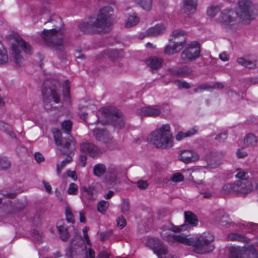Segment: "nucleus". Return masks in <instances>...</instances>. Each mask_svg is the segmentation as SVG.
Segmentation results:
<instances>
[{"label":"nucleus","instance_id":"1","mask_svg":"<svg viewBox=\"0 0 258 258\" xmlns=\"http://www.w3.org/2000/svg\"><path fill=\"white\" fill-rule=\"evenodd\" d=\"M185 223L178 226V243L192 246L193 250L197 253L203 254L212 251L215 248L213 244L214 236L210 232H204L196 238H188L185 233L181 232H188L190 226H195L198 221L196 216L190 212H184Z\"/></svg>","mask_w":258,"mask_h":258},{"label":"nucleus","instance_id":"2","mask_svg":"<svg viewBox=\"0 0 258 258\" xmlns=\"http://www.w3.org/2000/svg\"><path fill=\"white\" fill-rule=\"evenodd\" d=\"M254 7L252 0H238L236 12L228 10L223 11L217 21L227 29L237 22L249 24L253 19Z\"/></svg>","mask_w":258,"mask_h":258},{"label":"nucleus","instance_id":"3","mask_svg":"<svg viewBox=\"0 0 258 258\" xmlns=\"http://www.w3.org/2000/svg\"><path fill=\"white\" fill-rule=\"evenodd\" d=\"M235 177L238 179L237 180L232 184H226L222 187L221 190L222 194L233 193L244 197L253 190L254 186L252 181L248 179L247 172L240 171L235 175Z\"/></svg>","mask_w":258,"mask_h":258},{"label":"nucleus","instance_id":"4","mask_svg":"<svg viewBox=\"0 0 258 258\" xmlns=\"http://www.w3.org/2000/svg\"><path fill=\"white\" fill-rule=\"evenodd\" d=\"M148 140L157 148L168 149L173 145V137L169 124H163L152 132Z\"/></svg>","mask_w":258,"mask_h":258},{"label":"nucleus","instance_id":"5","mask_svg":"<svg viewBox=\"0 0 258 258\" xmlns=\"http://www.w3.org/2000/svg\"><path fill=\"white\" fill-rule=\"evenodd\" d=\"M101 120H98L102 124H111L117 128H122L125 124L124 116L118 110L111 107L103 108L100 109Z\"/></svg>","mask_w":258,"mask_h":258},{"label":"nucleus","instance_id":"6","mask_svg":"<svg viewBox=\"0 0 258 258\" xmlns=\"http://www.w3.org/2000/svg\"><path fill=\"white\" fill-rule=\"evenodd\" d=\"M112 22L99 15L95 20H89L80 25V28L87 33L90 32H103L106 31L112 25Z\"/></svg>","mask_w":258,"mask_h":258},{"label":"nucleus","instance_id":"7","mask_svg":"<svg viewBox=\"0 0 258 258\" xmlns=\"http://www.w3.org/2000/svg\"><path fill=\"white\" fill-rule=\"evenodd\" d=\"M42 37L45 44L50 47H53L56 50L61 51L64 48L63 43V33L60 30L55 29L50 30L44 29Z\"/></svg>","mask_w":258,"mask_h":258},{"label":"nucleus","instance_id":"8","mask_svg":"<svg viewBox=\"0 0 258 258\" xmlns=\"http://www.w3.org/2000/svg\"><path fill=\"white\" fill-rule=\"evenodd\" d=\"M20 48L25 53L29 54L32 52V48L29 43L23 40L20 37H17L15 42L12 44V55L14 61L17 65L22 66L25 64V59L21 55Z\"/></svg>","mask_w":258,"mask_h":258},{"label":"nucleus","instance_id":"9","mask_svg":"<svg viewBox=\"0 0 258 258\" xmlns=\"http://www.w3.org/2000/svg\"><path fill=\"white\" fill-rule=\"evenodd\" d=\"M228 251L229 258H258V251L252 245L243 247L231 245Z\"/></svg>","mask_w":258,"mask_h":258},{"label":"nucleus","instance_id":"10","mask_svg":"<svg viewBox=\"0 0 258 258\" xmlns=\"http://www.w3.org/2000/svg\"><path fill=\"white\" fill-rule=\"evenodd\" d=\"M53 134L55 143L59 150L63 154L68 155L75 150L76 145L72 136H70L67 140H61V132L57 128L53 130Z\"/></svg>","mask_w":258,"mask_h":258},{"label":"nucleus","instance_id":"11","mask_svg":"<svg viewBox=\"0 0 258 258\" xmlns=\"http://www.w3.org/2000/svg\"><path fill=\"white\" fill-rule=\"evenodd\" d=\"M44 107L48 111L52 110L53 104L52 102L58 103L60 101V95L57 92L56 86L54 87L45 88L42 90Z\"/></svg>","mask_w":258,"mask_h":258},{"label":"nucleus","instance_id":"12","mask_svg":"<svg viewBox=\"0 0 258 258\" xmlns=\"http://www.w3.org/2000/svg\"><path fill=\"white\" fill-rule=\"evenodd\" d=\"M201 45L198 41L189 43L181 53V58L185 61H193L200 57Z\"/></svg>","mask_w":258,"mask_h":258},{"label":"nucleus","instance_id":"13","mask_svg":"<svg viewBox=\"0 0 258 258\" xmlns=\"http://www.w3.org/2000/svg\"><path fill=\"white\" fill-rule=\"evenodd\" d=\"M161 236L170 244H174L177 241V227L172 225L163 226Z\"/></svg>","mask_w":258,"mask_h":258},{"label":"nucleus","instance_id":"14","mask_svg":"<svg viewBox=\"0 0 258 258\" xmlns=\"http://www.w3.org/2000/svg\"><path fill=\"white\" fill-rule=\"evenodd\" d=\"M147 244L159 258H162V255L167 253V249L166 246L158 238H150L148 239Z\"/></svg>","mask_w":258,"mask_h":258},{"label":"nucleus","instance_id":"15","mask_svg":"<svg viewBox=\"0 0 258 258\" xmlns=\"http://www.w3.org/2000/svg\"><path fill=\"white\" fill-rule=\"evenodd\" d=\"M80 149L82 153L93 158L98 157L102 153V151L94 144L88 142L82 143Z\"/></svg>","mask_w":258,"mask_h":258},{"label":"nucleus","instance_id":"16","mask_svg":"<svg viewBox=\"0 0 258 258\" xmlns=\"http://www.w3.org/2000/svg\"><path fill=\"white\" fill-rule=\"evenodd\" d=\"M189 174V177H188L189 180H192L194 182L197 184H201L202 183V179H198L199 176L201 178L204 177V173L203 172H200L197 170H191V169H188L186 171H184L183 174L178 173V182L182 181L183 180L184 176H187Z\"/></svg>","mask_w":258,"mask_h":258},{"label":"nucleus","instance_id":"17","mask_svg":"<svg viewBox=\"0 0 258 258\" xmlns=\"http://www.w3.org/2000/svg\"><path fill=\"white\" fill-rule=\"evenodd\" d=\"M80 190L82 193V199L85 198L88 200H94L97 195V189L96 185L94 184L89 185L88 186H83L80 187Z\"/></svg>","mask_w":258,"mask_h":258},{"label":"nucleus","instance_id":"18","mask_svg":"<svg viewBox=\"0 0 258 258\" xmlns=\"http://www.w3.org/2000/svg\"><path fill=\"white\" fill-rule=\"evenodd\" d=\"M177 48V32H173L170 36L169 43L166 46L164 52L166 54L172 55L176 53Z\"/></svg>","mask_w":258,"mask_h":258},{"label":"nucleus","instance_id":"19","mask_svg":"<svg viewBox=\"0 0 258 258\" xmlns=\"http://www.w3.org/2000/svg\"><path fill=\"white\" fill-rule=\"evenodd\" d=\"M161 110L155 106H147L138 110L137 113L141 116L156 117L160 114Z\"/></svg>","mask_w":258,"mask_h":258},{"label":"nucleus","instance_id":"20","mask_svg":"<svg viewBox=\"0 0 258 258\" xmlns=\"http://www.w3.org/2000/svg\"><path fill=\"white\" fill-rule=\"evenodd\" d=\"M199 154L191 150H183L180 152L179 159L184 163L196 161L199 159Z\"/></svg>","mask_w":258,"mask_h":258},{"label":"nucleus","instance_id":"21","mask_svg":"<svg viewBox=\"0 0 258 258\" xmlns=\"http://www.w3.org/2000/svg\"><path fill=\"white\" fill-rule=\"evenodd\" d=\"M183 3V10L187 15H190L194 14L197 8L198 0H182Z\"/></svg>","mask_w":258,"mask_h":258},{"label":"nucleus","instance_id":"22","mask_svg":"<svg viewBox=\"0 0 258 258\" xmlns=\"http://www.w3.org/2000/svg\"><path fill=\"white\" fill-rule=\"evenodd\" d=\"M93 133L96 140L105 143H109L111 139L108 132L104 130L94 129Z\"/></svg>","mask_w":258,"mask_h":258},{"label":"nucleus","instance_id":"23","mask_svg":"<svg viewBox=\"0 0 258 258\" xmlns=\"http://www.w3.org/2000/svg\"><path fill=\"white\" fill-rule=\"evenodd\" d=\"M82 239L81 237H77L76 239L73 240L71 242L70 247V252L72 256L79 253H85V251L83 250L82 246Z\"/></svg>","mask_w":258,"mask_h":258},{"label":"nucleus","instance_id":"24","mask_svg":"<svg viewBox=\"0 0 258 258\" xmlns=\"http://www.w3.org/2000/svg\"><path fill=\"white\" fill-rule=\"evenodd\" d=\"M119 173V169L116 166H110L108 168L105 175V179L110 182L115 183L117 180V176Z\"/></svg>","mask_w":258,"mask_h":258},{"label":"nucleus","instance_id":"25","mask_svg":"<svg viewBox=\"0 0 258 258\" xmlns=\"http://www.w3.org/2000/svg\"><path fill=\"white\" fill-rule=\"evenodd\" d=\"M238 228L236 229L245 232H252L258 229V226L253 223L241 221L238 224Z\"/></svg>","mask_w":258,"mask_h":258},{"label":"nucleus","instance_id":"26","mask_svg":"<svg viewBox=\"0 0 258 258\" xmlns=\"http://www.w3.org/2000/svg\"><path fill=\"white\" fill-rule=\"evenodd\" d=\"M237 62L242 66L249 69L254 68L258 66V61L253 58L240 57L237 59Z\"/></svg>","mask_w":258,"mask_h":258},{"label":"nucleus","instance_id":"27","mask_svg":"<svg viewBox=\"0 0 258 258\" xmlns=\"http://www.w3.org/2000/svg\"><path fill=\"white\" fill-rule=\"evenodd\" d=\"M165 30L166 27L164 24H158L149 28L146 33L149 36H156L163 33Z\"/></svg>","mask_w":258,"mask_h":258},{"label":"nucleus","instance_id":"28","mask_svg":"<svg viewBox=\"0 0 258 258\" xmlns=\"http://www.w3.org/2000/svg\"><path fill=\"white\" fill-rule=\"evenodd\" d=\"M98 14L113 22V9L111 7L105 6L101 8Z\"/></svg>","mask_w":258,"mask_h":258},{"label":"nucleus","instance_id":"29","mask_svg":"<svg viewBox=\"0 0 258 258\" xmlns=\"http://www.w3.org/2000/svg\"><path fill=\"white\" fill-rule=\"evenodd\" d=\"M163 60L161 58L153 57L147 61V64L152 69H157L162 66Z\"/></svg>","mask_w":258,"mask_h":258},{"label":"nucleus","instance_id":"30","mask_svg":"<svg viewBox=\"0 0 258 258\" xmlns=\"http://www.w3.org/2000/svg\"><path fill=\"white\" fill-rule=\"evenodd\" d=\"M139 21V18L137 17L136 13H134L129 15L124 25L126 28H130L136 25Z\"/></svg>","mask_w":258,"mask_h":258},{"label":"nucleus","instance_id":"31","mask_svg":"<svg viewBox=\"0 0 258 258\" xmlns=\"http://www.w3.org/2000/svg\"><path fill=\"white\" fill-rule=\"evenodd\" d=\"M110 254L106 251H101L97 254L96 257L95 252L94 250L89 248L88 249V257L89 258H109Z\"/></svg>","mask_w":258,"mask_h":258},{"label":"nucleus","instance_id":"32","mask_svg":"<svg viewBox=\"0 0 258 258\" xmlns=\"http://www.w3.org/2000/svg\"><path fill=\"white\" fill-rule=\"evenodd\" d=\"M106 167L102 164L95 165L93 168L94 174L98 177L101 176L106 171Z\"/></svg>","mask_w":258,"mask_h":258},{"label":"nucleus","instance_id":"33","mask_svg":"<svg viewBox=\"0 0 258 258\" xmlns=\"http://www.w3.org/2000/svg\"><path fill=\"white\" fill-rule=\"evenodd\" d=\"M72 161V158L70 156H67V157L61 161L60 164H57L56 165V171L58 175H59L61 172L63 168L69 163H71Z\"/></svg>","mask_w":258,"mask_h":258},{"label":"nucleus","instance_id":"34","mask_svg":"<svg viewBox=\"0 0 258 258\" xmlns=\"http://www.w3.org/2000/svg\"><path fill=\"white\" fill-rule=\"evenodd\" d=\"M143 9L145 11H150L151 9L152 0H135Z\"/></svg>","mask_w":258,"mask_h":258},{"label":"nucleus","instance_id":"35","mask_svg":"<svg viewBox=\"0 0 258 258\" xmlns=\"http://www.w3.org/2000/svg\"><path fill=\"white\" fill-rule=\"evenodd\" d=\"M8 59L7 51L0 42V65L7 63L8 61Z\"/></svg>","mask_w":258,"mask_h":258},{"label":"nucleus","instance_id":"36","mask_svg":"<svg viewBox=\"0 0 258 258\" xmlns=\"http://www.w3.org/2000/svg\"><path fill=\"white\" fill-rule=\"evenodd\" d=\"M228 240L246 242V238L240 234L235 233H229L227 236Z\"/></svg>","mask_w":258,"mask_h":258},{"label":"nucleus","instance_id":"37","mask_svg":"<svg viewBox=\"0 0 258 258\" xmlns=\"http://www.w3.org/2000/svg\"><path fill=\"white\" fill-rule=\"evenodd\" d=\"M216 222L219 223L222 226H233L234 224L230 222L229 218L227 216H222L220 219H216Z\"/></svg>","mask_w":258,"mask_h":258},{"label":"nucleus","instance_id":"38","mask_svg":"<svg viewBox=\"0 0 258 258\" xmlns=\"http://www.w3.org/2000/svg\"><path fill=\"white\" fill-rule=\"evenodd\" d=\"M257 139L256 137L251 134L247 135L244 139V144L246 146H252L256 144Z\"/></svg>","mask_w":258,"mask_h":258},{"label":"nucleus","instance_id":"39","mask_svg":"<svg viewBox=\"0 0 258 258\" xmlns=\"http://www.w3.org/2000/svg\"><path fill=\"white\" fill-rule=\"evenodd\" d=\"M0 130L9 134L10 136H13V132L11 126L5 121L0 120Z\"/></svg>","mask_w":258,"mask_h":258},{"label":"nucleus","instance_id":"40","mask_svg":"<svg viewBox=\"0 0 258 258\" xmlns=\"http://www.w3.org/2000/svg\"><path fill=\"white\" fill-rule=\"evenodd\" d=\"M109 206V203L108 202L102 200L98 203L97 210L99 212L104 213L108 208Z\"/></svg>","mask_w":258,"mask_h":258},{"label":"nucleus","instance_id":"41","mask_svg":"<svg viewBox=\"0 0 258 258\" xmlns=\"http://www.w3.org/2000/svg\"><path fill=\"white\" fill-rule=\"evenodd\" d=\"M220 9L217 6H211L208 8L207 11V15L213 18L219 12Z\"/></svg>","mask_w":258,"mask_h":258},{"label":"nucleus","instance_id":"42","mask_svg":"<svg viewBox=\"0 0 258 258\" xmlns=\"http://www.w3.org/2000/svg\"><path fill=\"white\" fill-rule=\"evenodd\" d=\"M171 181L177 182V173H174L170 178H163L159 180V183L166 186H168V183Z\"/></svg>","mask_w":258,"mask_h":258},{"label":"nucleus","instance_id":"43","mask_svg":"<svg viewBox=\"0 0 258 258\" xmlns=\"http://www.w3.org/2000/svg\"><path fill=\"white\" fill-rule=\"evenodd\" d=\"M31 236L34 240L38 242H41L43 238V235L42 233L40 231L37 230H34L31 232Z\"/></svg>","mask_w":258,"mask_h":258},{"label":"nucleus","instance_id":"44","mask_svg":"<svg viewBox=\"0 0 258 258\" xmlns=\"http://www.w3.org/2000/svg\"><path fill=\"white\" fill-rule=\"evenodd\" d=\"M65 214L66 220L68 222L74 223L75 222V219L72 213L71 209L69 207H66L65 210Z\"/></svg>","mask_w":258,"mask_h":258},{"label":"nucleus","instance_id":"45","mask_svg":"<svg viewBox=\"0 0 258 258\" xmlns=\"http://www.w3.org/2000/svg\"><path fill=\"white\" fill-rule=\"evenodd\" d=\"M61 127L64 131L69 134L72 130V122L70 120H64L61 123Z\"/></svg>","mask_w":258,"mask_h":258},{"label":"nucleus","instance_id":"46","mask_svg":"<svg viewBox=\"0 0 258 258\" xmlns=\"http://www.w3.org/2000/svg\"><path fill=\"white\" fill-rule=\"evenodd\" d=\"M196 132H197V130L195 128H192L189 130V131H187L186 133H184V132L179 133L178 132V140H179L180 139H181L183 138H184V137L191 136L194 135L195 134H196Z\"/></svg>","mask_w":258,"mask_h":258},{"label":"nucleus","instance_id":"47","mask_svg":"<svg viewBox=\"0 0 258 258\" xmlns=\"http://www.w3.org/2000/svg\"><path fill=\"white\" fill-rule=\"evenodd\" d=\"M78 186L74 183H71L68 189V193L71 195H76L78 194Z\"/></svg>","mask_w":258,"mask_h":258},{"label":"nucleus","instance_id":"48","mask_svg":"<svg viewBox=\"0 0 258 258\" xmlns=\"http://www.w3.org/2000/svg\"><path fill=\"white\" fill-rule=\"evenodd\" d=\"M11 166L10 162L6 158H0V169L6 170Z\"/></svg>","mask_w":258,"mask_h":258},{"label":"nucleus","instance_id":"49","mask_svg":"<svg viewBox=\"0 0 258 258\" xmlns=\"http://www.w3.org/2000/svg\"><path fill=\"white\" fill-rule=\"evenodd\" d=\"M70 87V85L69 81L68 80L65 81L63 84V92L64 97L67 98L69 97Z\"/></svg>","mask_w":258,"mask_h":258},{"label":"nucleus","instance_id":"50","mask_svg":"<svg viewBox=\"0 0 258 258\" xmlns=\"http://www.w3.org/2000/svg\"><path fill=\"white\" fill-rule=\"evenodd\" d=\"M56 227L59 232H64L65 230H68L67 227L64 224V222L63 220H60L57 222Z\"/></svg>","mask_w":258,"mask_h":258},{"label":"nucleus","instance_id":"51","mask_svg":"<svg viewBox=\"0 0 258 258\" xmlns=\"http://www.w3.org/2000/svg\"><path fill=\"white\" fill-rule=\"evenodd\" d=\"M138 187L141 190L146 189L149 185V184L146 180L141 179L136 183Z\"/></svg>","mask_w":258,"mask_h":258},{"label":"nucleus","instance_id":"52","mask_svg":"<svg viewBox=\"0 0 258 258\" xmlns=\"http://www.w3.org/2000/svg\"><path fill=\"white\" fill-rule=\"evenodd\" d=\"M220 164V162L219 161L213 160H209L207 161V168L210 169H215L217 168Z\"/></svg>","mask_w":258,"mask_h":258},{"label":"nucleus","instance_id":"53","mask_svg":"<svg viewBox=\"0 0 258 258\" xmlns=\"http://www.w3.org/2000/svg\"><path fill=\"white\" fill-rule=\"evenodd\" d=\"M130 210V203L128 201L123 200L121 205V211L124 214L127 213Z\"/></svg>","mask_w":258,"mask_h":258},{"label":"nucleus","instance_id":"54","mask_svg":"<svg viewBox=\"0 0 258 258\" xmlns=\"http://www.w3.org/2000/svg\"><path fill=\"white\" fill-rule=\"evenodd\" d=\"M117 225L120 228H123L126 225L125 219L121 217H118L116 220Z\"/></svg>","mask_w":258,"mask_h":258},{"label":"nucleus","instance_id":"55","mask_svg":"<svg viewBox=\"0 0 258 258\" xmlns=\"http://www.w3.org/2000/svg\"><path fill=\"white\" fill-rule=\"evenodd\" d=\"M178 46L183 44L185 42V36L184 32H178Z\"/></svg>","mask_w":258,"mask_h":258},{"label":"nucleus","instance_id":"56","mask_svg":"<svg viewBox=\"0 0 258 258\" xmlns=\"http://www.w3.org/2000/svg\"><path fill=\"white\" fill-rule=\"evenodd\" d=\"M34 157L38 163L42 162L44 160L43 156L39 152L35 153Z\"/></svg>","mask_w":258,"mask_h":258},{"label":"nucleus","instance_id":"57","mask_svg":"<svg viewBox=\"0 0 258 258\" xmlns=\"http://www.w3.org/2000/svg\"><path fill=\"white\" fill-rule=\"evenodd\" d=\"M59 234L61 239L63 241L67 240L69 237V234L68 230H65L64 232H60Z\"/></svg>","mask_w":258,"mask_h":258},{"label":"nucleus","instance_id":"58","mask_svg":"<svg viewBox=\"0 0 258 258\" xmlns=\"http://www.w3.org/2000/svg\"><path fill=\"white\" fill-rule=\"evenodd\" d=\"M227 137V134L226 133H222L218 135L215 139L216 140L221 142L226 140Z\"/></svg>","mask_w":258,"mask_h":258},{"label":"nucleus","instance_id":"59","mask_svg":"<svg viewBox=\"0 0 258 258\" xmlns=\"http://www.w3.org/2000/svg\"><path fill=\"white\" fill-rule=\"evenodd\" d=\"M88 230V229L87 227H85L83 229V233L84 235V237L86 241V243L88 245L90 244V241L89 239V237L87 234V231Z\"/></svg>","mask_w":258,"mask_h":258},{"label":"nucleus","instance_id":"60","mask_svg":"<svg viewBox=\"0 0 258 258\" xmlns=\"http://www.w3.org/2000/svg\"><path fill=\"white\" fill-rule=\"evenodd\" d=\"M238 158H244L247 155V153L243 149H239L236 153Z\"/></svg>","mask_w":258,"mask_h":258},{"label":"nucleus","instance_id":"61","mask_svg":"<svg viewBox=\"0 0 258 258\" xmlns=\"http://www.w3.org/2000/svg\"><path fill=\"white\" fill-rule=\"evenodd\" d=\"M50 3L48 0H42L41 2V8L47 9L49 7Z\"/></svg>","mask_w":258,"mask_h":258},{"label":"nucleus","instance_id":"62","mask_svg":"<svg viewBox=\"0 0 258 258\" xmlns=\"http://www.w3.org/2000/svg\"><path fill=\"white\" fill-rule=\"evenodd\" d=\"M189 88V85L185 81H180L178 80V88Z\"/></svg>","mask_w":258,"mask_h":258},{"label":"nucleus","instance_id":"63","mask_svg":"<svg viewBox=\"0 0 258 258\" xmlns=\"http://www.w3.org/2000/svg\"><path fill=\"white\" fill-rule=\"evenodd\" d=\"M43 184L44 185V186L45 188L46 191L48 193L51 194V186L50 185L49 183L45 181H43Z\"/></svg>","mask_w":258,"mask_h":258},{"label":"nucleus","instance_id":"64","mask_svg":"<svg viewBox=\"0 0 258 258\" xmlns=\"http://www.w3.org/2000/svg\"><path fill=\"white\" fill-rule=\"evenodd\" d=\"M219 57L220 59L223 61H226L229 60L228 55L225 52H223L220 54Z\"/></svg>","mask_w":258,"mask_h":258}]
</instances>
